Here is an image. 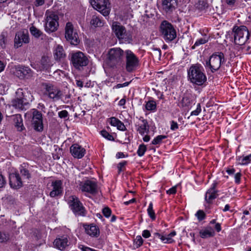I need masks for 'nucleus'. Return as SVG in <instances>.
Here are the masks:
<instances>
[{"label":"nucleus","instance_id":"obj_1","mask_svg":"<svg viewBox=\"0 0 251 251\" xmlns=\"http://www.w3.org/2000/svg\"><path fill=\"white\" fill-rule=\"evenodd\" d=\"M187 78L193 85H203L207 81V77L202 65L199 63L192 65L187 70Z\"/></svg>","mask_w":251,"mask_h":251},{"label":"nucleus","instance_id":"obj_2","mask_svg":"<svg viewBox=\"0 0 251 251\" xmlns=\"http://www.w3.org/2000/svg\"><path fill=\"white\" fill-rule=\"evenodd\" d=\"M106 63L110 67L121 65L124 60L125 51L120 48H113L108 51Z\"/></svg>","mask_w":251,"mask_h":251},{"label":"nucleus","instance_id":"obj_3","mask_svg":"<svg viewBox=\"0 0 251 251\" xmlns=\"http://www.w3.org/2000/svg\"><path fill=\"white\" fill-rule=\"evenodd\" d=\"M225 62V55L222 52L213 53L204 64L206 69H208L212 73L218 71L221 65Z\"/></svg>","mask_w":251,"mask_h":251},{"label":"nucleus","instance_id":"obj_4","mask_svg":"<svg viewBox=\"0 0 251 251\" xmlns=\"http://www.w3.org/2000/svg\"><path fill=\"white\" fill-rule=\"evenodd\" d=\"M42 88L45 90L44 95L52 101H57L62 99V91L57 86L49 83H43Z\"/></svg>","mask_w":251,"mask_h":251},{"label":"nucleus","instance_id":"obj_5","mask_svg":"<svg viewBox=\"0 0 251 251\" xmlns=\"http://www.w3.org/2000/svg\"><path fill=\"white\" fill-rule=\"evenodd\" d=\"M160 30L161 36L167 43L172 41L176 37V31L173 25L166 21H163L161 24Z\"/></svg>","mask_w":251,"mask_h":251},{"label":"nucleus","instance_id":"obj_6","mask_svg":"<svg viewBox=\"0 0 251 251\" xmlns=\"http://www.w3.org/2000/svg\"><path fill=\"white\" fill-rule=\"evenodd\" d=\"M232 30L235 43L240 46L244 45L250 35L247 27L244 25L234 26Z\"/></svg>","mask_w":251,"mask_h":251},{"label":"nucleus","instance_id":"obj_7","mask_svg":"<svg viewBox=\"0 0 251 251\" xmlns=\"http://www.w3.org/2000/svg\"><path fill=\"white\" fill-rule=\"evenodd\" d=\"M45 30L48 32L55 31L59 25V17L58 15L51 11L47 10L45 14Z\"/></svg>","mask_w":251,"mask_h":251},{"label":"nucleus","instance_id":"obj_8","mask_svg":"<svg viewBox=\"0 0 251 251\" xmlns=\"http://www.w3.org/2000/svg\"><path fill=\"white\" fill-rule=\"evenodd\" d=\"M112 28L116 36L122 42L129 43L132 40V36L130 33L127 32L125 27L119 23L113 22Z\"/></svg>","mask_w":251,"mask_h":251},{"label":"nucleus","instance_id":"obj_9","mask_svg":"<svg viewBox=\"0 0 251 251\" xmlns=\"http://www.w3.org/2000/svg\"><path fill=\"white\" fill-rule=\"evenodd\" d=\"M68 203L71 209L77 216H85L86 210L78 198L75 196L69 197Z\"/></svg>","mask_w":251,"mask_h":251},{"label":"nucleus","instance_id":"obj_10","mask_svg":"<svg viewBox=\"0 0 251 251\" xmlns=\"http://www.w3.org/2000/svg\"><path fill=\"white\" fill-rule=\"evenodd\" d=\"M88 59L81 51L73 52L71 56V62L73 66L78 70H81L88 64Z\"/></svg>","mask_w":251,"mask_h":251},{"label":"nucleus","instance_id":"obj_11","mask_svg":"<svg viewBox=\"0 0 251 251\" xmlns=\"http://www.w3.org/2000/svg\"><path fill=\"white\" fill-rule=\"evenodd\" d=\"M65 36L66 40L72 45H77L79 42L78 34L76 29L71 22H68L66 24L65 28Z\"/></svg>","mask_w":251,"mask_h":251},{"label":"nucleus","instance_id":"obj_12","mask_svg":"<svg viewBox=\"0 0 251 251\" xmlns=\"http://www.w3.org/2000/svg\"><path fill=\"white\" fill-rule=\"evenodd\" d=\"M90 2L94 9L104 16L109 14L111 9L109 0H90Z\"/></svg>","mask_w":251,"mask_h":251},{"label":"nucleus","instance_id":"obj_13","mask_svg":"<svg viewBox=\"0 0 251 251\" xmlns=\"http://www.w3.org/2000/svg\"><path fill=\"white\" fill-rule=\"evenodd\" d=\"M126 59V70L128 72H131L139 65V59L133 52L129 50L125 51Z\"/></svg>","mask_w":251,"mask_h":251},{"label":"nucleus","instance_id":"obj_14","mask_svg":"<svg viewBox=\"0 0 251 251\" xmlns=\"http://www.w3.org/2000/svg\"><path fill=\"white\" fill-rule=\"evenodd\" d=\"M29 40L28 33L27 30L19 31L15 35L14 47L16 48L21 47L23 43H28Z\"/></svg>","mask_w":251,"mask_h":251},{"label":"nucleus","instance_id":"obj_15","mask_svg":"<svg viewBox=\"0 0 251 251\" xmlns=\"http://www.w3.org/2000/svg\"><path fill=\"white\" fill-rule=\"evenodd\" d=\"M48 189L50 190V196L52 197L60 196L63 191L62 182L60 180L53 181Z\"/></svg>","mask_w":251,"mask_h":251},{"label":"nucleus","instance_id":"obj_16","mask_svg":"<svg viewBox=\"0 0 251 251\" xmlns=\"http://www.w3.org/2000/svg\"><path fill=\"white\" fill-rule=\"evenodd\" d=\"M82 191L94 195L98 192V186L94 181L87 180L80 185Z\"/></svg>","mask_w":251,"mask_h":251},{"label":"nucleus","instance_id":"obj_17","mask_svg":"<svg viewBox=\"0 0 251 251\" xmlns=\"http://www.w3.org/2000/svg\"><path fill=\"white\" fill-rule=\"evenodd\" d=\"M32 122L35 130L40 132L43 130L42 115L40 112L37 110H34Z\"/></svg>","mask_w":251,"mask_h":251},{"label":"nucleus","instance_id":"obj_18","mask_svg":"<svg viewBox=\"0 0 251 251\" xmlns=\"http://www.w3.org/2000/svg\"><path fill=\"white\" fill-rule=\"evenodd\" d=\"M14 74L20 78H29L32 75V72L27 67L19 66L15 68Z\"/></svg>","mask_w":251,"mask_h":251},{"label":"nucleus","instance_id":"obj_19","mask_svg":"<svg viewBox=\"0 0 251 251\" xmlns=\"http://www.w3.org/2000/svg\"><path fill=\"white\" fill-rule=\"evenodd\" d=\"M70 150L72 155L78 159L82 158L86 152L85 149L77 144L72 145Z\"/></svg>","mask_w":251,"mask_h":251},{"label":"nucleus","instance_id":"obj_20","mask_svg":"<svg viewBox=\"0 0 251 251\" xmlns=\"http://www.w3.org/2000/svg\"><path fill=\"white\" fill-rule=\"evenodd\" d=\"M23 181L18 173H12L9 175V184L14 189H19L22 186Z\"/></svg>","mask_w":251,"mask_h":251},{"label":"nucleus","instance_id":"obj_21","mask_svg":"<svg viewBox=\"0 0 251 251\" xmlns=\"http://www.w3.org/2000/svg\"><path fill=\"white\" fill-rule=\"evenodd\" d=\"M177 0H162V6L164 11L170 13L173 12L177 5Z\"/></svg>","mask_w":251,"mask_h":251},{"label":"nucleus","instance_id":"obj_22","mask_svg":"<svg viewBox=\"0 0 251 251\" xmlns=\"http://www.w3.org/2000/svg\"><path fill=\"white\" fill-rule=\"evenodd\" d=\"M217 183H213L211 187L207 191L205 195V200L208 203H211L213 200L217 197V191L215 190Z\"/></svg>","mask_w":251,"mask_h":251},{"label":"nucleus","instance_id":"obj_23","mask_svg":"<svg viewBox=\"0 0 251 251\" xmlns=\"http://www.w3.org/2000/svg\"><path fill=\"white\" fill-rule=\"evenodd\" d=\"M13 124L18 131H22L25 129L23 120L21 114H15L11 116Z\"/></svg>","mask_w":251,"mask_h":251},{"label":"nucleus","instance_id":"obj_24","mask_svg":"<svg viewBox=\"0 0 251 251\" xmlns=\"http://www.w3.org/2000/svg\"><path fill=\"white\" fill-rule=\"evenodd\" d=\"M136 126L137 131L142 135L149 132L148 123L146 120H139L136 123Z\"/></svg>","mask_w":251,"mask_h":251},{"label":"nucleus","instance_id":"obj_25","mask_svg":"<svg viewBox=\"0 0 251 251\" xmlns=\"http://www.w3.org/2000/svg\"><path fill=\"white\" fill-rule=\"evenodd\" d=\"M176 235V232L175 231L171 232L170 234L167 235H163L158 232L154 233V238L160 239L162 242L164 243H171L174 242L172 237Z\"/></svg>","mask_w":251,"mask_h":251},{"label":"nucleus","instance_id":"obj_26","mask_svg":"<svg viewBox=\"0 0 251 251\" xmlns=\"http://www.w3.org/2000/svg\"><path fill=\"white\" fill-rule=\"evenodd\" d=\"M53 244L56 248L62 251L64 250L69 245L68 238L64 236L56 238Z\"/></svg>","mask_w":251,"mask_h":251},{"label":"nucleus","instance_id":"obj_27","mask_svg":"<svg viewBox=\"0 0 251 251\" xmlns=\"http://www.w3.org/2000/svg\"><path fill=\"white\" fill-rule=\"evenodd\" d=\"M200 236L202 238H207L213 237L215 235L214 229L210 226H208L199 231Z\"/></svg>","mask_w":251,"mask_h":251},{"label":"nucleus","instance_id":"obj_28","mask_svg":"<svg viewBox=\"0 0 251 251\" xmlns=\"http://www.w3.org/2000/svg\"><path fill=\"white\" fill-rule=\"evenodd\" d=\"M48 59L46 57H42L39 64L35 65V66L32 65V67L36 69L37 71H42L47 69L49 67Z\"/></svg>","mask_w":251,"mask_h":251},{"label":"nucleus","instance_id":"obj_29","mask_svg":"<svg viewBox=\"0 0 251 251\" xmlns=\"http://www.w3.org/2000/svg\"><path fill=\"white\" fill-rule=\"evenodd\" d=\"M85 231L87 234L92 237H98L99 235V230L95 225H90L85 227Z\"/></svg>","mask_w":251,"mask_h":251},{"label":"nucleus","instance_id":"obj_30","mask_svg":"<svg viewBox=\"0 0 251 251\" xmlns=\"http://www.w3.org/2000/svg\"><path fill=\"white\" fill-rule=\"evenodd\" d=\"M54 56L55 59L60 60L66 56L64 49L62 46H57L54 51Z\"/></svg>","mask_w":251,"mask_h":251},{"label":"nucleus","instance_id":"obj_31","mask_svg":"<svg viewBox=\"0 0 251 251\" xmlns=\"http://www.w3.org/2000/svg\"><path fill=\"white\" fill-rule=\"evenodd\" d=\"M25 99L16 98L12 101V105L16 108L23 109L25 104Z\"/></svg>","mask_w":251,"mask_h":251},{"label":"nucleus","instance_id":"obj_32","mask_svg":"<svg viewBox=\"0 0 251 251\" xmlns=\"http://www.w3.org/2000/svg\"><path fill=\"white\" fill-rule=\"evenodd\" d=\"M104 24V21L99 16L93 15L90 21V24L94 27H101Z\"/></svg>","mask_w":251,"mask_h":251},{"label":"nucleus","instance_id":"obj_33","mask_svg":"<svg viewBox=\"0 0 251 251\" xmlns=\"http://www.w3.org/2000/svg\"><path fill=\"white\" fill-rule=\"evenodd\" d=\"M192 102V100L190 96L188 95H184L180 102V104L182 107H189Z\"/></svg>","mask_w":251,"mask_h":251},{"label":"nucleus","instance_id":"obj_34","mask_svg":"<svg viewBox=\"0 0 251 251\" xmlns=\"http://www.w3.org/2000/svg\"><path fill=\"white\" fill-rule=\"evenodd\" d=\"M20 174L22 176V179L23 181L27 180L30 177V175L28 171L26 169L23 168V167L20 168Z\"/></svg>","mask_w":251,"mask_h":251},{"label":"nucleus","instance_id":"obj_35","mask_svg":"<svg viewBox=\"0 0 251 251\" xmlns=\"http://www.w3.org/2000/svg\"><path fill=\"white\" fill-rule=\"evenodd\" d=\"M239 164L245 165L249 163L251 161V153L246 156L240 157L238 159Z\"/></svg>","mask_w":251,"mask_h":251},{"label":"nucleus","instance_id":"obj_36","mask_svg":"<svg viewBox=\"0 0 251 251\" xmlns=\"http://www.w3.org/2000/svg\"><path fill=\"white\" fill-rule=\"evenodd\" d=\"M30 32L31 34L35 38H39L42 34V32L34 26L30 27Z\"/></svg>","mask_w":251,"mask_h":251},{"label":"nucleus","instance_id":"obj_37","mask_svg":"<svg viewBox=\"0 0 251 251\" xmlns=\"http://www.w3.org/2000/svg\"><path fill=\"white\" fill-rule=\"evenodd\" d=\"M156 102L154 100H149L146 104V108L149 111H153L156 109Z\"/></svg>","mask_w":251,"mask_h":251},{"label":"nucleus","instance_id":"obj_38","mask_svg":"<svg viewBox=\"0 0 251 251\" xmlns=\"http://www.w3.org/2000/svg\"><path fill=\"white\" fill-rule=\"evenodd\" d=\"M167 138V136L165 135H158L157 137L154 138V139L152 141L151 143L153 145H159L162 143V141L163 139H165Z\"/></svg>","mask_w":251,"mask_h":251},{"label":"nucleus","instance_id":"obj_39","mask_svg":"<svg viewBox=\"0 0 251 251\" xmlns=\"http://www.w3.org/2000/svg\"><path fill=\"white\" fill-rule=\"evenodd\" d=\"M147 151V147L144 144H142L140 145L137 151V153L139 156H142L146 151Z\"/></svg>","mask_w":251,"mask_h":251},{"label":"nucleus","instance_id":"obj_40","mask_svg":"<svg viewBox=\"0 0 251 251\" xmlns=\"http://www.w3.org/2000/svg\"><path fill=\"white\" fill-rule=\"evenodd\" d=\"M148 213L150 217L153 220H154L155 219V215L154 212L153 210V204L152 202H151L149 204V205L148 206Z\"/></svg>","mask_w":251,"mask_h":251},{"label":"nucleus","instance_id":"obj_41","mask_svg":"<svg viewBox=\"0 0 251 251\" xmlns=\"http://www.w3.org/2000/svg\"><path fill=\"white\" fill-rule=\"evenodd\" d=\"M100 134L102 137L109 141H113L114 140V138H113V136L109 134V133H108L105 130H101L100 131Z\"/></svg>","mask_w":251,"mask_h":251},{"label":"nucleus","instance_id":"obj_42","mask_svg":"<svg viewBox=\"0 0 251 251\" xmlns=\"http://www.w3.org/2000/svg\"><path fill=\"white\" fill-rule=\"evenodd\" d=\"M143 243V240L141 236H137L134 240V244L137 248L141 246Z\"/></svg>","mask_w":251,"mask_h":251},{"label":"nucleus","instance_id":"obj_43","mask_svg":"<svg viewBox=\"0 0 251 251\" xmlns=\"http://www.w3.org/2000/svg\"><path fill=\"white\" fill-rule=\"evenodd\" d=\"M6 38L5 35L3 33L0 35V46L2 49H4L6 47Z\"/></svg>","mask_w":251,"mask_h":251},{"label":"nucleus","instance_id":"obj_44","mask_svg":"<svg viewBox=\"0 0 251 251\" xmlns=\"http://www.w3.org/2000/svg\"><path fill=\"white\" fill-rule=\"evenodd\" d=\"M207 41H208V39L205 37L200 38L196 41V42H195L194 46L192 47V48L194 49L195 47L198 46L200 45L206 43Z\"/></svg>","mask_w":251,"mask_h":251},{"label":"nucleus","instance_id":"obj_45","mask_svg":"<svg viewBox=\"0 0 251 251\" xmlns=\"http://www.w3.org/2000/svg\"><path fill=\"white\" fill-rule=\"evenodd\" d=\"M196 216L200 221H201L205 218V214L202 210H199L196 213Z\"/></svg>","mask_w":251,"mask_h":251},{"label":"nucleus","instance_id":"obj_46","mask_svg":"<svg viewBox=\"0 0 251 251\" xmlns=\"http://www.w3.org/2000/svg\"><path fill=\"white\" fill-rule=\"evenodd\" d=\"M110 124L111 126H116L117 124L120 122V120L118 119L117 118L112 117L109 119Z\"/></svg>","mask_w":251,"mask_h":251},{"label":"nucleus","instance_id":"obj_47","mask_svg":"<svg viewBox=\"0 0 251 251\" xmlns=\"http://www.w3.org/2000/svg\"><path fill=\"white\" fill-rule=\"evenodd\" d=\"M9 239L8 236L4 232H0V242L3 243L7 241Z\"/></svg>","mask_w":251,"mask_h":251},{"label":"nucleus","instance_id":"obj_48","mask_svg":"<svg viewBox=\"0 0 251 251\" xmlns=\"http://www.w3.org/2000/svg\"><path fill=\"white\" fill-rule=\"evenodd\" d=\"M201 108L200 103H198L197 104V107L196 109L191 112V116H193V115L197 116L199 114V113L201 112Z\"/></svg>","mask_w":251,"mask_h":251},{"label":"nucleus","instance_id":"obj_49","mask_svg":"<svg viewBox=\"0 0 251 251\" xmlns=\"http://www.w3.org/2000/svg\"><path fill=\"white\" fill-rule=\"evenodd\" d=\"M102 213L104 216L108 218L111 215V211L109 208L106 207L103 209Z\"/></svg>","mask_w":251,"mask_h":251},{"label":"nucleus","instance_id":"obj_50","mask_svg":"<svg viewBox=\"0 0 251 251\" xmlns=\"http://www.w3.org/2000/svg\"><path fill=\"white\" fill-rule=\"evenodd\" d=\"M16 98L25 99L24 96L23 90L22 89H18L16 92Z\"/></svg>","mask_w":251,"mask_h":251},{"label":"nucleus","instance_id":"obj_51","mask_svg":"<svg viewBox=\"0 0 251 251\" xmlns=\"http://www.w3.org/2000/svg\"><path fill=\"white\" fill-rule=\"evenodd\" d=\"M116 127H117L118 129L122 131H125L126 130V127L125 125L121 121H120L119 123L117 124Z\"/></svg>","mask_w":251,"mask_h":251},{"label":"nucleus","instance_id":"obj_52","mask_svg":"<svg viewBox=\"0 0 251 251\" xmlns=\"http://www.w3.org/2000/svg\"><path fill=\"white\" fill-rule=\"evenodd\" d=\"M68 115V112L66 110H62L58 113V116L61 118H65Z\"/></svg>","mask_w":251,"mask_h":251},{"label":"nucleus","instance_id":"obj_53","mask_svg":"<svg viewBox=\"0 0 251 251\" xmlns=\"http://www.w3.org/2000/svg\"><path fill=\"white\" fill-rule=\"evenodd\" d=\"M130 82H126L123 84H118L113 87V89H119L122 87L127 86Z\"/></svg>","mask_w":251,"mask_h":251},{"label":"nucleus","instance_id":"obj_54","mask_svg":"<svg viewBox=\"0 0 251 251\" xmlns=\"http://www.w3.org/2000/svg\"><path fill=\"white\" fill-rule=\"evenodd\" d=\"M178 128V124H177V123L174 121H172L171 122V127H170L171 129L172 130H176Z\"/></svg>","mask_w":251,"mask_h":251},{"label":"nucleus","instance_id":"obj_55","mask_svg":"<svg viewBox=\"0 0 251 251\" xmlns=\"http://www.w3.org/2000/svg\"><path fill=\"white\" fill-rule=\"evenodd\" d=\"M6 184V181L3 176L0 174V188H2Z\"/></svg>","mask_w":251,"mask_h":251},{"label":"nucleus","instance_id":"obj_56","mask_svg":"<svg viewBox=\"0 0 251 251\" xmlns=\"http://www.w3.org/2000/svg\"><path fill=\"white\" fill-rule=\"evenodd\" d=\"M176 192V187L174 186L167 191V193L169 195L175 194Z\"/></svg>","mask_w":251,"mask_h":251},{"label":"nucleus","instance_id":"obj_57","mask_svg":"<svg viewBox=\"0 0 251 251\" xmlns=\"http://www.w3.org/2000/svg\"><path fill=\"white\" fill-rule=\"evenodd\" d=\"M241 174L240 173H237L235 175L234 178L235 181L236 183H239L240 181Z\"/></svg>","mask_w":251,"mask_h":251},{"label":"nucleus","instance_id":"obj_58","mask_svg":"<svg viewBox=\"0 0 251 251\" xmlns=\"http://www.w3.org/2000/svg\"><path fill=\"white\" fill-rule=\"evenodd\" d=\"M154 52V54L156 56L159 57V58L161 56V51L160 49L158 48H154L153 49Z\"/></svg>","mask_w":251,"mask_h":251},{"label":"nucleus","instance_id":"obj_59","mask_svg":"<svg viewBox=\"0 0 251 251\" xmlns=\"http://www.w3.org/2000/svg\"><path fill=\"white\" fill-rule=\"evenodd\" d=\"M142 236L144 238H147L151 236V233L148 230H144L142 232Z\"/></svg>","mask_w":251,"mask_h":251},{"label":"nucleus","instance_id":"obj_60","mask_svg":"<svg viewBox=\"0 0 251 251\" xmlns=\"http://www.w3.org/2000/svg\"><path fill=\"white\" fill-rule=\"evenodd\" d=\"M226 3L230 6H233L235 2V0H225Z\"/></svg>","mask_w":251,"mask_h":251},{"label":"nucleus","instance_id":"obj_61","mask_svg":"<svg viewBox=\"0 0 251 251\" xmlns=\"http://www.w3.org/2000/svg\"><path fill=\"white\" fill-rule=\"evenodd\" d=\"M214 228L217 232H220L221 230V224L219 223H216L215 225Z\"/></svg>","mask_w":251,"mask_h":251},{"label":"nucleus","instance_id":"obj_62","mask_svg":"<svg viewBox=\"0 0 251 251\" xmlns=\"http://www.w3.org/2000/svg\"><path fill=\"white\" fill-rule=\"evenodd\" d=\"M76 84L79 88H82L83 86V82L80 80H76Z\"/></svg>","mask_w":251,"mask_h":251},{"label":"nucleus","instance_id":"obj_63","mask_svg":"<svg viewBox=\"0 0 251 251\" xmlns=\"http://www.w3.org/2000/svg\"><path fill=\"white\" fill-rule=\"evenodd\" d=\"M45 2V0H36V5L40 6L42 5Z\"/></svg>","mask_w":251,"mask_h":251},{"label":"nucleus","instance_id":"obj_64","mask_svg":"<svg viewBox=\"0 0 251 251\" xmlns=\"http://www.w3.org/2000/svg\"><path fill=\"white\" fill-rule=\"evenodd\" d=\"M126 103V100L124 99H122L119 102V105L123 106Z\"/></svg>","mask_w":251,"mask_h":251}]
</instances>
